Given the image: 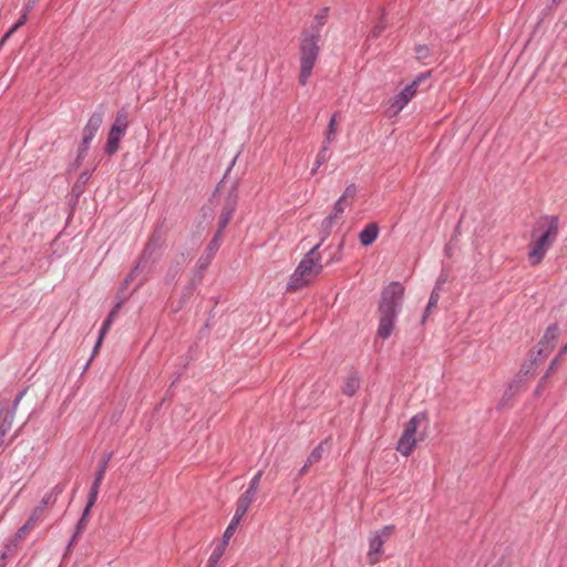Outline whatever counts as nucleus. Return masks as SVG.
<instances>
[{"label": "nucleus", "mask_w": 567, "mask_h": 567, "mask_svg": "<svg viewBox=\"0 0 567 567\" xmlns=\"http://www.w3.org/2000/svg\"><path fill=\"white\" fill-rule=\"evenodd\" d=\"M104 118V112L102 110L95 111L89 118L86 125L83 128V137L85 144H90L101 127Z\"/></svg>", "instance_id": "10"}, {"label": "nucleus", "mask_w": 567, "mask_h": 567, "mask_svg": "<svg viewBox=\"0 0 567 567\" xmlns=\"http://www.w3.org/2000/svg\"><path fill=\"white\" fill-rule=\"evenodd\" d=\"M177 270L173 274L172 279L176 278Z\"/></svg>", "instance_id": "49"}, {"label": "nucleus", "mask_w": 567, "mask_h": 567, "mask_svg": "<svg viewBox=\"0 0 567 567\" xmlns=\"http://www.w3.org/2000/svg\"><path fill=\"white\" fill-rule=\"evenodd\" d=\"M357 195V186L354 184H350L339 198V200H343L344 204L351 206Z\"/></svg>", "instance_id": "25"}, {"label": "nucleus", "mask_w": 567, "mask_h": 567, "mask_svg": "<svg viewBox=\"0 0 567 567\" xmlns=\"http://www.w3.org/2000/svg\"><path fill=\"white\" fill-rule=\"evenodd\" d=\"M425 78L423 73L419 74L416 79L406 85L400 93L393 96L389 101V105L385 111L388 117L396 116L408 103L415 96L419 83Z\"/></svg>", "instance_id": "5"}, {"label": "nucleus", "mask_w": 567, "mask_h": 567, "mask_svg": "<svg viewBox=\"0 0 567 567\" xmlns=\"http://www.w3.org/2000/svg\"><path fill=\"white\" fill-rule=\"evenodd\" d=\"M347 207H350L349 205L344 204L343 200H337L334 203V206H333V209H332V213L334 215H337L338 217H341L342 213L344 212V209Z\"/></svg>", "instance_id": "35"}, {"label": "nucleus", "mask_w": 567, "mask_h": 567, "mask_svg": "<svg viewBox=\"0 0 567 567\" xmlns=\"http://www.w3.org/2000/svg\"><path fill=\"white\" fill-rule=\"evenodd\" d=\"M319 38L308 35V32L302 33L300 42V74L299 83L306 85L311 76L312 69L319 55Z\"/></svg>", "instance_id": "4"}, {"label": "nucleus", "mask_w": 567, "mask_h": 567, "mask_svg": "<svg viewBox=\"0 0 567 567\" xmlns=\"http://www.w3.org/2000/svg\"><path fill=\"white\" fill-rule=\"evenodd\" d=\"M220 235L216 234L210 243L208 244L205 252L200 256V258L197 261V268L200 272H203L212 262L216 251L218 250L220 246Z\"/></svg>", "instance_id": "11"}, {"label": "nucleus", "mask_w": 567, "mask_h": 567, "mask_svg": "<svg viewBox=\"0 0 567 567\" xmlns=\"http://www.w3.org/2000/svg\"><path fill=\"white\" fill-rule=\"evenodd\" d=\"M38 0H29L24 11H27V13L33 8V6L35 4Z\"/></svg>", "instance_id": "41"}, {"label": "nucleus", "mask_w": 567, "mask_h": 567, "mask_svg": "<svg viewBox=\"0 0 567 567\" xmlns=\"http://www.w3.org/2000/svg\"><path fill=\"white\" fill-rule=\"evenodd\" d=\"M80 178L85 182L89 179V175L86 173H83Z\"/></svg>", "instance_id": "44"}, {"label": "nucleus", "mask_w": 567, "mask_h": 567, "mask_svg": "<svg viewBox=\"0 0 567 567\" xmlns=\"http://www.w3.org/2000/svg\"><path fill=\"white\" fill-rule=\"evenodd\" d=\"M567 351V344L564 347V349L560 351V353H565Z\"/></svg>", "instance_id": "48"}, {"label": "nucleus", "mask_w": 567, "mask_h": 567, "mask_svg": "<svg viewBox=\"0 0 567 567\" xmlns=\"http://www.w3.org/2000/svg\"><path fill=\"white\" fill-rule=\"evenodd\" d=\"M392 533L393 527L385 526L372 535V537L370 538V549L367 555L370 565H374L380 560V556L382 554V546L390 538Z\"/></svg>", "instance_id": "7"}, {"label": "nucleus", "mask_w": 567, "mask_h": 567, "mask_svg": "<svg viewBox=\"0 0 567 567\" xmlns=\"http://www.w3.org/2000/svg\"><path fill=\"white\" fill-rule=\"evenodd\" d=\"M3 435H4V431H1V432H0V445H1V444H2V442H3V440H2Z\"/></svg>", "instance_id": "45"}, {"label": "nucleus", "mask_w": 567, "mask_h": 567, "mask_svg": "<svg viewBox=\"0 0 567 567\" xmlns=\"http://www.w3.org/2000/svg\"><path fill=\"white\" fill-rule=\"evenodd\" d=\"M45 512L42 506H37L30 514L28 520L17 532V538L22 539L25 535L32 530L40 522L43 520Z\"/></svg>", "instance_id": "13"}, {"label": "nucleus", "mask_w": 567, "mask_h": 567, "mask_svg": "<svg viewBox=\"0 0 567 567\" xmlns=\"http://www.w3.org/2000/svg\"><path fill=\"white\" fill-rule=\"evenodd\" d=\"M404 288L400 282H392L382 292L379 307L380 321L378 336L388 339L393 330L395 318L401 310Z\"/></svg>", "instance_id": "2"}, {"label": "nucleus", "mask_w": 567, "mask_h": 567, "mask_svg": "<svg viewBox=\"0 0 567 567\" xmlns=\"http://www.w3.org/2000/svg\"><path fill=\"white\" fill-rule=\"evenodd\" d=\"M121 307V303H117L112 310L111 312L109 313L107 318L105 319V321L103 322L102 327H101V330H100V333L102 336H105L106 332L109 331L113 320H114V317L116 316L118 309Z\"/></svg>", "instance_id": "27"}, {"label": "nucleus", "mask_w": 567, "mask_h": 567, "mask_svg": "<svg viewBox=\"0 0 567 567\" xmlns=\"http://www.w3.org/2000/svg\"><path fill=\"white\" fill-rule=\"evenodd\" d=\"M90 512L89 508H84L83 513H82V516L80 518V520L76 524V527H75V533L74 535L72 536L71 540H70V544L69 546H72L76 538L79 537V535L84 530V528L86 527V524H87V518L90 516Z\"/></svg>", "instance_id": "22"}, {"label": "nucleus", "mask_w": 567, "mask_h": 567, "mask_svg": "<svg viewBox=\"0 0 567 567\" xmlns=\"http://www.w3.org/2000/svg\"><path fill=\"white\" fill-rule=\"evenodd\" d=\"M327 147H321L320 152L317 155V159L315 163V167L311 171V175H315L320 166H322L327 162Z\"/></svg>", "instance_id": "30"}, {"label": "nucleus", "mask_w": 567, "mask_h": 567, "mask_svg": "<svg viewBox=\"0 0 567 567\" xmlns=\"http://www.w3.org/2000/svg\"><path fill=\"white\" fill-rule=\"evenodd\" d=\"M425 416L423 413H420L415 416H413L406 427H405V431L403 433V435L401 436V439L399 440L398 442V446H396V450L402 454V455H405L408 456L414 445H415V431H416V427L419 425V423L424 420Z\"/></svg>", "instance_id": "6"}, {"label": "nucleus", "mask_w": 567, "mask_h": 567, "mask_svg": "<svg viewBox=\"0 0 567 567\" xmlns=\"http://www.w3.org/2000/svg\"><path fill=\"white\" fill-rule=\"evenodd\" d=\"M152 254H153L152 246L151 245L146 246L142 256L137 260L136 265L131 270V272L126 276V278L124 280V286H127L130 282H132L134 279H136L140 276V274L148 266Z\"/></svg>", "instance_id": "12"}, {"label": "nucleus", "mask_w": 567, "mask_h": 567, "mask_svg": "<svg viewBox=\"0 0 567 567\" xmlns=\"http://www.w3.org/2000/svg\"><path fill=\"white\" fill-rule=\"evenodd\" d=\"M103 338H104V336H102V334L100 333L99 339H97V341H96V343H95V346H94V349H93V354H95V353L97 352V350H99V348H100V346H101V343H102Z\"/></svg>", "instance_id": "38"}, {"label": "nucleus", "mask_w": 567, "mask_h": 567, "mask_svg": "<svg viewBox=\"0 0 567 567\" xmlns=\"http://www.w3.org/2000/svg\"><path fill=\"white\" fill-rule=\"evenodd\" d=\"M439 300V293L434 290L432 293H431V298H430V301L427 302V309L431 307V306H434Z\"/></svg>", "instance_id": "37"}, {"label": "nucleus", "mask_w": 567, "mask_h": 567, "mask_svg": "<svg viewBox=\"0 0 567 567\" xmlns=\"http://www.w3.org/2000/svg\"><path fill=\"white\" fill-rule=\"evenodd\" d=\"M321 243L312 247L299 262L287 284V290L296 291L309 285L322 271L321 256L318 251Z\"/></svg>", "instance_id": "3"}, {"label": "nucleus", "mask_w": 567, "mask_h": 567, "mask_svg": "<svg viewBox=\"0 0 567 567\" xmlns=\"http://www.w3.org/2000/svg\"><path fill=\"white\" fill-rule=\"evenodd\" d=\"M111 456H112V453H110L105 458L102 460V462L100 463L99 465V468L96 471V474H95V478H94V482L92 483V486H96L97 488H100L101 486V483L104 478V475H105V472H106V468L109 466V462L111 460Z\"/></svg>", "instance_id": "21"}, {"label": "nucleus", "mask_w": 567, "mask_h": 567, "mask_svg": "<svg viewBox=\"0 0 567 567\" xmlns=\"http://www.w3.org/2000/svg\"><path fill=\"white\" fill-rule=\"evenodd\" d=\"M27 19H28V13H27V11H24L21 14V17L19 18V20L3 35L1 43L4 42L8 38H10L20 27H22L27 22Z\"/></svg>", "instance_id": "28"}, {"label": "nucleus", "mask_w": 567, "mask_h": 567, "mask_svg": "<svg viewBox=\"0 0 567 567\" xmlns=\"http://www.w3.org/2000/svg\"><path fill=\"white\" fill-rule=\"evenodd\" d=\"M261 476H262V472L261 471H258L254 477L250 480L249 482V486L247 488V491L249 492H252L255 494L258 493V488H259V484H260V480H261Z\"/></svg>", "instance_id": "31"}, {"label": "nucleus", "mask_w": 567, "mask_h": 567, "mask_svg": "<svg viewBox=\"0 0 567 567\" xmlns=\"http://www.w3.org/2000/svg\"><path fill=\"white\" fill-rule=\"evenodd\" d=\"M332 227H333V224L330 221V219H327V217H326L321 223V229H320V233L322 235L321 243L328 238V236L331 233Z\"/></svg>", "instance_id": "32"}, {"label": "nucleus", "mask_w": 567, "mask_h": 567, "mask_svg": "<svg viewBox=\"0 0 567 567\" xmlns=\"http://www.w3.org/2000/svg\"><path fill=\"white\" fill-rule=\"evenodd\" d=\"M90 144H85V138H82V143L78 151L76 165H80L89 151Z\"/></svg>", "instance_id": "33"}, {"label": "nucleus", "mask_w": 567, "mask_h": 567, "mask_svg": "<svg viewBox=\"0 0 567 567\" xmlns=\"http://www.w3.org/2000/svg\"><path fill=\"white\" fill-rule=\"evenodd\" d=\"M337 135V114H333L328 123L326 131V143L331 144L336 140Z\"/></svg>", "instance_id": "24"}, {"label": "nucleus", "mask_w": 567, "mask_h": 567, "mask_svg": "<svg viewBox=\"0 0 567 567\" xmlns=\"http://www.w3.org/2000/svg\"><path fill=\"white\" fill-rule=\"evenodd\" d=\"M328 17V8H322L313 19V23L308 30H305L303 32H308V35H315L316 38L320 39V32L322 27L324 25Z\"/></svg>", "instance_id": "16"}, {"label": "nucleus", "mask_w": 567, "mask_h": 567, "mask_svg": "<svg viewBox=\"0 0 567 567\" xmlns=\"http://www.w3.org/2000/svg\"><path fill=\"white\" fill-rule=\"evenodd\" d=\"M329 145H330V144H327V143H326V140H324V141H323V145H322V147H327V150H328V148H329Z\"/></svg>", "instance_id": "46"}, {"label": "nucleus", "mask_w": 567, "mask_h": 567, "mask_svg": "<svg viewBox=\"0 0 567 567\" xmlns=\"http://www.w3.org/2000/svg\"><path fill=\"white\" fill-rule=\"evenodd\" d=\"M558 236V221L554 217L538 220L528 244V260L532 266L539 265Z\"/></svg>", "instance_id": "1"}, {"label": "nucleus", "mask_w": 567, "mask_h": 567, "mask_svg": "<svg viewBox=\"0 0 567 567\" xmlns=\"http://www.w3.org/2000/svg\"><path fill=\"white\" fill-rule=\"evenodd\" d=\"M128 124H130V121H128L127 112L125 110H121L117 112L114 123L111 126V130L113 132L124 135L128 127Z\"/></svg>", "instance_id": "17"}, {"label": "nucleus", "mask_w": 567, "mask_h": 567, "mask_svg": "<svg viewBox=\"0 0 567 567\" xmlns=\"http://www.w3.org/2000/svg\"><path fill=\"white\" fill-rule=\"evenodd\" d=\"M311 465H307V463L301 467L300 472H299V475L302 476L307 473L308 468L310 467Z\"/></svg>", "instance_id": "43"}, {"label": "nucleus", "mask_w": 567, "mask_h": 567, "mask_svg": "<svg viewBox=\"0 0 567 567\" xmlns=\"http://www.w3.org/2000/svg\"><path fill=\"white\" fill-rule=\"evenodd\" d=\"M360 386V379L355 373L350 374L343 384V393L347 395H353Z\"/></svg>", "instance_id": "20"}, {"label": "nucleus", "mask_w": 567, "mask_h": 567, "mask_svg": "<svg viewBox=\"0 0 567 567\" xmlns=\"http://www.w3.org/2000/svg\"><path fill=\"white\" fill-rule=\"evenodd\" d=\"M323 453V443H320L317 447L313 449V451L310 453V455L307 458V465H313L318 463Z\"/></svg>", "instance_id": "29"}, {"label": "nucleus", "mask_w": 567, "mask_h": 567, "mask_svg": "<svg viewBox=\"0 0 567 567\" xmlns=\"http://www.w3.org/2000/svg\"><path fill=\"white\" fill-rule=\"evenodd\" d=\"M122 136H123L122 134L110 130L107 142L105 144V153L107 155H113L114 153H116L118 151L120 141H121Z\"/></svg>", "instance_id": "19"}, {"label": "nucleus", "mask_w": 567, "mask_h": 567, "mask_svg": "<svg viewBox=\"0 0 567 567\" xmlns=\"http://www.w3.org/2000/svg\"><path fill=\"white\" fill-rule=\"evenodd\" d=\"M256 495L252 492L246 491L237 501L235 515L243 518L256 499Z\"/></svg>", "instance_id": "15"}, {"label": "nucleus", "mask_w": 567, "mask_h": 567, "mask_svg": "<svg viewBox=\"0 0 567 567\" xmlns=\"http://www.w3.org/2000/svg\"><path fill=\"white\" fill-rule=\"evenodd\" d=\"M99 491H100V488H97L96 486H91L90 493H89L87 504L85 506V508H89V511H91V508L95 504V502L97 499Z\"/></svg>", "instance_id": "34"}, {"label": "nucleus", "mask_w": 567, "mask_h": 567, "mask_svg": "<svg viewBox=\"0 0 567 567\" xmlns=\"http://www.w3.org/2000/svg\"><path fill=\"white\" fill-rule=\"evenodd\" d=\"M385 29V24L383 21H380L371 31L370 37L371 38H378L383 30Z\"/></svg>", "instance_id": "36"}, {"label": "nucleus", "mask_w": 567, "mask_h": 567, "mask_svg": "<svg viewBox=\"0 0 567 567\" xmlns=\"http://www.w3.org/2000/svg\"><path fill=\"white\" fill-rule=\"evenodd\" d=\"M421 322H425V312L423 313L422 318H421Z\"/></svg>", "instance_id": "47"}, {"label": "nucleus", "mask_w": 567, "mask_h": 567, "mask_svg": "<svg viewBox=\"0 0 567 567\" xmlns=\"http://www.w3.org/2000/svg\"><path fill=\"white\" fill-rule=\"evenodd\" d=\"M380 229L377 223L368 224L360 233H359V241L362 246L368 247L372 245L378 236Z\"/></svg>", "instance_id": "14"}, {"label": "nucleus", "mask_w": 567, "mask_h": 567, "mask_svg": "<svg viewBox=\"0 0 567 567\" xmlns=\"http://www.w3.org/2000/svg\"><path fill=\"white\" fill-rule=\"evenodd\" d=\"M64 486L61 484H56L50 492H48L43 498L41 499L38 506L43 507V512H45L47 507L53 506L58 499V496L63 492Z\"/></svg>", "instance_id": "18"}, {"label": "nucleus", "mask_w": 567, "mask_h": 567, "mask_svg": "<svg viewBox=\"0 0 567 567\" xmlns=\"http://www.w3.org/2000/svg\"><path fill=\"white\" fill-rule=\"evenodd\" d=\"M337 215H334L332 212L327 216V219H330V221L334 225L336 221L339 219Z\"/></svg>", "instance_id": "39"}, {"label": "nucleus", "mask_w": 567, "mask_h": 567, "mask_svg": "<svg viewBox=\"0 0 567 567\" xmlns=\"http://www.w3.org/2000/svg\"><path fill=\"white\" fill-rule=\"evenodd\" d=\"M145 280H146V279L144 278L142 281H140V285H138V286L143 285V284L145 282Z\"/></svg>", "instance_id": "50"}, {"label": "nucleus", "mask_w": 567, "mask_h": 567, "mask_svg": "<svg viewBox=\"0 0 567 567\" xmlns=\"http://www.w3.org/2000/svg\"><path fill=\"white\" fill-rule=\"evenodd\" d=\"M337 215H334L332 212L327 216V219H330V221L334 225L336 221L339 219Z\"/></svg>", "instance_id": "40"}, {"label": "nucleus", "mask_w": 567, "mask_h": 567, "mask_svg": "<svg viewBox=\"0 0 567 567\" xmlns=\"http://www.w3.org/2000/svg\"><path fill=\"white\" fill-rule=\"evenodd\" d=\"M559 336V329L556 324L549 326L542 340L538 342V355L546 358L554 350Z\"/></svg>", "instance_id": "8"}, {"label": "nucleus", "mask_w": 567, "mask_h": 567, "mask_svg": "<svg viewBox=\"0 0 567 567\" xmlns=\"http://www.w3.org/2000/svg\"><path fill=\"white\" fill-rule=\"evenodd\" d=\"M240 520H241V518L234 514L229 525L227 526V528L223 535V543H221L223 545L226 546L228 544V540L234 535Z\"/></svg>", "instance_id": "23"}, {"label": "nucleus", "mask_w": 567, "mask_h": 567, "mask_svg": "<svg viewBox=\"0 0 567 567\" xmlns=\"http://www.w3.org/2000/svg\"><path fill=\"white\" fill-rule=\"evenodd\" d=\"M6 558H7V554L2 553L0 555V567H4L6 566Z\"/></svg>", "instance_id": "42"}, {"label": "nucleus", "mask_w": 567, "mask_h": 567, "mask_svg": "<svg viewBox=\"0 0 567 567\" xmlns=\"http://www.w3.org/2000/svg\"><path fill=\"white\" fill-rule=\"evenodd\" d=\"M236 205H237V195L231 192L228 194V196L225 200V204H224L220 217H219V221H218V230L216 234H219L221 236L223 230L226 228V226L228 225V223L230 221V219L233 217V214L236 209Z\"/></svg>", "instance_id": "9"}, {"label": "nucleus", "mask_w": 567, "mask_h": 567, "mask_svg": "<svg viewBox=\"0 0 567 567\" xmlns=\"http://www.w3.org/2000/svg\"><path fill=\"white\" fill-rule=\"evenodd\" d=\"M225 547L226 546L223 544L216 546V548L213 550V553L210 554V556L208 558V567H215L218 564L221 556L224 555Z\"/></svg>", "instance_id": "26"}]
</instances>
